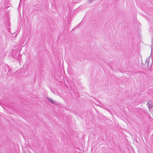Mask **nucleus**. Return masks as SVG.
<instances>
[{
    "mask_svg": "<svg viewBox=\"0 0 153 153\" xmlns=\"http://www.w3.org/2000/svg\"><path fill=\"white\" fill-rule=\"evenodd\" d=\"M149 59H150L149 58H147L146 59L145 61V66L147 67H149V68L151 67V65H149Z\"/></svg>",
    "mask_w": 153,
    "mask_h": 153,
    "instance_id": "nucleus-1",
    "label": "nucleus"
},
{
    "mask_svg": "<svg viewBox=\"0 0 153 153\" xmlns=\"http://www.w3.org/2000/svg\"><path fill=\"white\" fill-rule=\"evenodd\" d=\"M152 102L151 101H149L147 103V105H148L149 108H152L153 106L152 105Z\"/></svg>",
    "mask_w": 153,
    "mask_h": 153,
    "instance_id": "nucleus-2",
    "label": "nucleus"
},
{
    "mask_svg": "<svg viewBox=\"0 0 153 153\" xmlns=\"http://www.w3.org/2000/svg\"><path fill=\"white\" fill-rule=\"evenodd\" d=\"M47 99L49 102H51L53 104L54 103L52 99L49 98H48Z\"/></svg>",
    "mask_w": 153,
    "mask_h": 153,
    "instance_id": "nucleus-3",
    "label": "nucleus"
}]
</instances>
